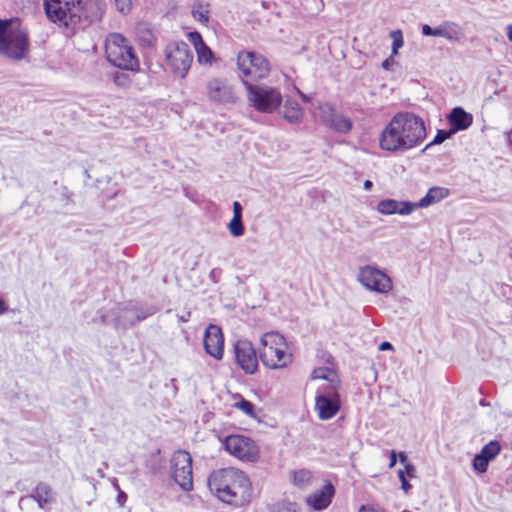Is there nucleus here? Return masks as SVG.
Here are the masks:
<instances>
[{
    "label": "nucleus",
    "mask_w": 512,
    "mask_h": 512,
    "mask_svg": "<svg viewBox=\"0 0 512 512\" xmlns=\"http://www.w3.org/2000/svg\"><path fill=\"white\" fill-rule=\"evenodd\" d=\"M79 6L80 11L77 14L80 21L77 26L80 28L100 21L105 12V5L100 0H87L85 3L79 0Z\"/></svg>",
    "instance_id": "nucleus-16"
},
{
    "label": "nucleus",
    "mask_w": 512,
    "mask_h": 512,
    "mask_svg": "<svg viewBox=\"0 0 512 512\" xmlns=\"http://www.w3.org/2000/svg\"><path fill=\"white\" fill-rule=\"evenodd\" d=\"M263 349L260 360L269 369H281L292 362V354L286 351L287 344L283 335L278 332L265 333L261 338Z\"/></svg>",
    "instance_id": "nucleus-5"
},
{
    "label": "nucleus",
    "mask_w": 512,
    "mask_h": 512,
    "mask_svg": "<svg viewBox=\"0 0 512 512\" xmlns=\"http://www.w3.org/2000/svg\"><path fill=\"white\" fill-rule=\"evenodd\" d=\"M340 398L337 390L320 388L315 398V409L321 420L333 418L340 410Z\"/></svg>",
    "instance_id": "nucleus-14"
},
{
    "label": "nucleus",
    "mask_w": 512,
    "mask_h": 512,
    "mask_svg": "<svg viewBox=\"0 0 512 512\" xmlns=\"http://www.w3.org/2000/svg\"><path fill=\"white\" fill-rule=\"evenodd\" d=\"M425 138L423 119L411 112H399L383 128L378 141L381 150L396 153L419 146Z\"/></svg>",
    "instance_id": "nucleus-1"
},
{
    "label": "nucleus",
    "mask_w": 512,
    "mask_h": 512,
    "mask_svg": "<svg viewBox=\"0 0 512 512\" xmlns=\"http://www.w3.org/2000/svg\"><path fill=\"white\" fill-rule=\"evenodd\" d=\"M417 208H420L418 202L398 201L397 210L399 215H409Z\"/></svg>",
    "instance_id": "nucleus-36"
},
{
    "label": "nucleus",
    "mask_w": 512,
    "mask_h": 512,
    "mask_svg": "<svg viewBox=\"0 0 512 512\" xmlns=\"http://www.w3.org/2000/svg\"><path fill=\"white\" fill-rule=\"evenodd\" d=\"M447 119L450 124L452 132L468 129L473 123L472 114L466 112L462 107H455L451 110Z\"/></svg>",
    "instance_id": "nucleus-20"
},
{
    "label": "nucleus",
    "mask_w": 512,
    "mask_h": 512,
    "mask_svg": "<svg viewBox=\"0 0 512 512\" xmlns=\"http://www.w3.org/2000/svg\"><path fill=\"white\" fill-rule=\"evenodd\" d=\"M312 379L326 380L329 384L323 386L327 390H337L339 387V378L337 373L328 367H319L313 370Z\"/></svg>",
    "instance_id": "nucleus-23"
},
{
    "label": "nucleus",
    "mask_w": 512,
    "mask_h": 512,
    "mask_svg": "<svg viewBox=\"0 0 512 512\" xmlns=\"http://www.w3.org/2000/svg\"><path fill=\"white\" fill-rule=\"evenodd\" d=\"M398 201L394 199H384L377 204V211L382 215L398 214Z\"/></svg>",
    "instance_id": "nucleus-29"
},
{
    "label": "nucleus",
    "mask_w": 512,
    "mask_h": 512,
    "mask_svg": "<svg viewBox=\"0 0 512 512\" xmlns=\"http://www.w3.org/2000/svg\"><path fill=\"white\" fill-rule=\"evenodd\" d=\"M390 37L393 40L392 43V56L398 53V50L403 46V35L401 30H395L390 33Z\"/></svg>",
    "instance_id": "nucleus-35"
},
{
    "label": "nucleus",
    "mask_w": 512,
    "mask_h": 512,
    "mask_svg": "<svg viewBox=\"0 0 512 512\" xmlns=\"http://www.w3.org/2000/svg\"><path fill=\"white\" fill-rule=\"evenodd\" d=\"M123 497H126V495L124 493L119 494L118 495V500L123 499Z\"/></svg>",
    "instance_id": "nucleus-60"
},
{
    "label": "nucleus",
    "mask_w": 512,
    "mask_h": 512,
    "mask_svg": "<svg viewBox=\"0 0 512 512\" xmlns=\"http://www.w3.org/2000/svg\"><path fill=\"white\" fill-rule=\"evenodd\" d=\"M329 127L339 133H348L352 129V121L346 116L336 114Z\"/></svg>",
    "instance_id": "nucleus-28"
},
{
    "label": "nucleus",
    "mask_w": 512,
    "mask_h": 512,
    "mask_svg": "<svg viewBox=\"0 0 512 512\" xmlns=\"http://www.w3.org/2000/svg\"><path fill=\"white\" fill-rule=\"evenodd\" d=\"M165 55L174 74L185 77L193 61V52L189 45L183 41L172 42L166 46Z\"/></svg>",
    "instance_id": "nucleus-9"
},
{
    "label": "nucleus",
    "mask_w": 512,
    "mask_h": 512,
    "mask_svg": "<svg viewBox=\"0 0 512 512\" xmlns=\"http://www.w3.org/2000/svg\"><path fill=\"white\" fill-rule=\"evenodd\" d=\"M30 497L38 503L39 508L45 509L46 505L53 501L54 492L48 484L40 482L33 489Z\"/></svg>",
    "instance_id": "nucleus-22"
},
{
    "label": "nucleus",
    "mask_w": 512,
    "mask_h": 512,
    "mask_svg": "<svg viewBox=\"0 0 512 512\" xmlns=\"http://www.w3.org/2000/svg\"><path fill=\"white\" fill-rule=\"evenodd\" d=\"M30 43L26 31L15 28L12 20L0 19V55L13 61L27 57Z\"/></svg>",
    "instance_id": "nucleus-3"
},
{
    "label": "nucleus",
    "mask_w": 512,
    "mask_h": 512,
    "mask_svg": "<svg viewBox=\"0 0 512 512\" xmlns=\"http://www.w3.org/2000/svg\"><path fill=\"white\" fill-rule=\"evenodd\" d=\"M5 303L3 300L0 299V314H2L5 311Z\"/></svg>",
    "instance_id": "nucleus-56"
},
{
    "label": "nucleus",
    "mask_w": 512,
    "mask_h": 512,
    "mask_svg": "<svg viewBox=\"0 0 512 512\" xmlns=\"http://www.w3.org/2000/svg\"><path fill=\"white\" fill-rule=\"evenodd\" d=\"M47 17L66 27H76L80 21L79 0H44Z\"/></svg>",
    "instance_id": "nucleus-7"
},
{
    "label": "nucleus",
    "mask_w": 512,
    "mask_h": 512,
    "mask_svg": "<svg viewBox=\"0 0 512 512\" xmlns=\"http://www.w3.org/2000/svg\"><path fill=\"white\" fill-rule=\"evenodd\" d=\"M398 478H399V480H400V481H403V479H406V473H405V471H404V470H401V469H400V470L398 471Z\"/></svg>",
    "instance_id": "nucleus-53"
},
{
    "label": "nucleus",
    "mask_w": 512,
    "mask_h": 512,
    "mask_svg": "<svg viewBox=\"0 0 512 512\" xmlns=\"http://www.w3.org/2000/svg\"><path fill=\"white\" fill-rule=\"evenodd\" d=\"M235 407L239 408L241 411H243L248 416L253 415L254 405L248 400L241 399V401L235 403Z\"/></svg>",
    "instance_id": "nucleus-40"
},
{
    "label": "nucleus",
    "mask_w": 512,
    "mask_h": 512,
    "mask_svg": "<svg viewBox=\"0 0 512 512\" xmlns=\"http://www.w3.org/2000/svg\"><path fill=\"white\" fill-rule=\"evenodd\" d=\"M171 470L173 479L184 491L192 490V458L188 452L178 450L173 454L171 458Z\"/></svg>",
    "instance_id": "nucleus-10"
},
{
    "label": "nucleus",
    "mask_w": 512,
    "mask_h": 512,
    "mask_svg": "<svg viewBox=\"0 0 512 512\" xmlns=\"http://www.w3.org/2000/svg\"><path fill=\"white\" fill-rule=\"evenodd\" d=\"M507 37H508L509 41L512 42V25H508V27H507Z\"/></svg>",
    "instance_id": "nucleus-54"
},
{
    "label": "nucleus",
    "mask_w": 512,
    "mask_h": 512,
    "mask_svg": "<svg viewBox=\"0 0 512 512\" xmlns=\"http://www.w3.org/2000/svg\"><path fill=\"white\" fill-rule=\"evenodd\" d=\"M273 512H299V509L296 503L281 502L275 506Z\"/></svg>",
    "instance_id": "nucleus-39"
},
{
    "label": "nucleus",
    "mask_w": 512,
    "mask_h": 512,
    "mask_svg": "<svg viewBox=\"0 0 512 512\" xmlns=\"http://www.w3.org/2000/svg\"><path fill=\"white\" fill-rule=\"evenodd\" d=\"M189 38L193 43L197 52L198 61L200 63L210 64L213 57L211 49L203 42L201 35L198 32H190Z\"/></svg>",
    "instance_id": "nucleus-21"
},
{
    "label": "nucleus",
    "mask_w": 512,
    "mask_h": 512,
    "mask_svg": "<svg viewBox=\"0 0 512 512\" xmlns=\"http://www.w3.org/2000/svg\"><path fill=\"white\" fill-rule=\"evenodd\" d=\"M191 14L195 20L206 25L209 21V4L197 0L192 5Z\"/></svg>",
    "instance_id": "nucleus-27"
},
{
    "label": "nucleus",
    "mask_w": 512,
    "mask_h": 512,
    "mask_svg": "<svg viewBox=\"0 0 512 512\" xmlns=\"http://www.w3.org/2000/svg\"><path fill=\"white\" fill-rule=\"evenodd\" d=\"M210 492L221 502L242 507L250 502L251 482L248 476L236 468L213 471L207 480Z\"/></svg>",
    "instance_id": "nucleus-2"
},
{
    "label": "nucleus",
    "mask_w": 512,
    "mask_h": 512,
    "mask_svg": "<svg viewBox=\"0 0 512 512\" xmlns=\"http://www.w3.org/2000/svg\"><path fill=\"white\" fill-rule=\"evenodd\" d=\"M443 26L432 28L425 24L422 26V34L425 36H438L442 37Z\"/></svg>",
    "instance_id": "nucleus-41"
},
{
    "label": "nucleus",
    "mask_w": 512,
    "mask_h": 512,
    "mask_svg": "<svg viewBox=\"0 0 512 512\" xmlns=\"http://www.w3.org/2000/svg\"><path fill=\"white\" fill-rule=\"evenodd\" d=\"M392 57H393V56L391 55V57H390V58L385 59V60L382 62L381 66H382V68H383V69H385V70H389V69H390L391 65L393 64V59H392Z\"/></svg>",
    "instance_id": "nucleus-46"
},
{
    "label": "nucleus",
    "mask_w": 512,
    "mask_h": 512,
    "mask_svg": "<svg viewBox=\"0 0 512 512\" xmlns=\"http://www.w3.org/2000/svg\"><path fill=\"white\" fill-rule=\"evenodd\" d=\"M225 449L240 460L254 462L259 456V450L253 440L241 435H230L224 441Z\"/></svg>",
    "instance_id": "nucleus-13"
},
{
    "label": "nucleus",
    "mask_w": 512,
    "mask_h": 512,
    "mask_svg": "<svg viewBox=\"0 0 512 512\" xmlns=\"http://www.w3.org/2000/svg\"><path fill=\"white\" fill-rule=\"evenodd\" d=\"M480 404H481V405H486V403H485V401H484V400H481V401H480Z\"/></svg>",
    "instance_id": "nucleus-61"
},
{
    "label": "nucleus",
    "mask_w": 512,
    "mask_h": 512,
    "mask_svg": "<svg viewBox=\"0 0 512 512\" xmlns=\"http://www.w3.org/2000/svg\"><path fill=\"white\" fill-rule=\"evenodd\" d=\"M397 458L395 451H391L389 467H393L396 464Z\"/></svg>",
    "instance_id": "nucleus-49"
},
{
    "label": "nucleus",
    "mask_w": 512,
    "mask_h": 512,
    "mask_svg": "<svg viewBox=\"0 0 512 512\" xmlns=\"http://www.w3.org/2000/svg\"><path fill=\"white\" fill-rule=\"evenodd\" d=\"M358 512H382L380 509L378 508H374L372 506H362Z\"/></svg>",
    "instance_id": "nucleus-45"
},
{
    "label": "nucleus",
    "mask_w": 512,
    "mask_h": 512,
    "mask_svg": "<svg viewBox=\"0 0 512 512\" xmlns=\"http://www.w3.org/2000/svg\"><path fill=\"white\" fill-rule=\"evenodd\" d=\"M207 99L217 105L235 104L237 95L233 85L225 78L209 79L205 85Z\"/></svg>",
    "instance_id": "nucleus-11"
},
{
    "label": "nucleus",
    "mask_w": 512,
    "mask_h": 512,
    "mask_svg": "<svg viewBox=\"0 0 512 512\" xmlns=\"http://www.w3.org/2000/svg\"><path fill=\"white\" fill-rule=\"evenodd\" d=\"M402 512H411V511H409V510H403Z\"/></svg>",
    "instance_id": "nucleus-62"
},
{
    "label": "nucleus",
    "mask_w": 512,
    "mask_h": 512,
    "mask_svg": "<svg viewBox=\"0 0 512 512\" xmlns=\"http://www.w3.org/2000/svg\"><path fill=\"white\" fill-rule=\"evenodd\" d=\"M405 473L409 476V477H414L415 475V472H416V469L415 467L412 465V464H409L407 463L405 465Z\"/></svg>",
    "instance_id": "nucleus-44"
},
{
    "label": "nucleus",
    "mask_w": 512,
    "mask_h": 512,
    "mask_svg": "<svg viewBox=\"0 0 512 512\" xmlns=\"http://www.w3.org/2000/svg\"><path fill=\"white\" fill-rule=\"evenodd\" d=\"M294 483L298 486H304L311 479V473L307 470H299L293 473Z\"/></svg>",
    "instance_id": "nucleus-37"
},
{
    "label": "nucleus",
    "mask_w": 512,
    "mask_h": 512,
    "mask_svg": "<svg viewBox=\"0 0 512 512\" xmlns=\"http://www.w3.org/2000/svg\"><path fill=\"white\" fill-rule=\"evenodd\" d=\"M506 135L509 144L512 145V129L509 132H507Z\"/></svg>",
    "instance_id": "nucleus-55"
},
{
    "label": "nucleus",
    "mask_w": 512,
    "mask_h": 512,
    "mask_svg": "<svg viewBox=\"0 0 512 512\" xmlns=\"http://www.w3.org/2000/svg\"><path fill=\"white\" fill-rule=\"evenodd\" d=\"M501 451V446L498 441H490L484 445L480 451V455L487 459L489 462L492 461Z\"/></svg>",
    "instance_id": "nucleus-30"
},
{
    "label": "nucleus",
    "mask_w": 512,
    "mask_h": 512,
    "mask_svg": "<svg viewBox=\"0 0 512 512\" xmlns=\"http://www.w3.org/2000/svg\"><path fill=\"white\" fill-rule=\"evenodd\" d=\"M334 494V486L331 482H327L321 489H318L307 496L306 502L314 510L321 511L330 505Z\"/></svg>",
    "instance_id": "nucleus-19"
},
{
    "label": "nucleus",
    "mask_w": 512,
    "mask_h": 512,
    "mask_svg": "<svg viewBox=\"0 0 512 512\" xmlns=\"http://www.w3.org/2000/svg\"><path fill=\"white\" fill-rule=\"evenodd\" d=\"M401 488L405 493H408V491L411 489V484L407 481V479H403V481H401Z\"/></svg>",
    "instance_id": "nucleus-48"
},
{
    "label": "nucleus",
    "mask_w": 512,
    "mask_h": 512,
    "mask_svg": "<svg viewBox=\"0 0 512 512\" xmlns=\"http://www.w3.org/2000/svg\"><path fill=\"white\" fill-rule=\"evenodd\" d=\"M373 184L370 180H365L363 183V187L365 190L369 191L372 188Z\"/></svg>",
    "instance_id": "nucleus-51"
},
{
    "label": "nucleus",
    "mask_w": 512,
    "mask_h": 512,
    "mask_svg": "<svg viewBox=\"0 0 512 512\" xmlns=\"http://www.w3.org/2000/svg\"><path fill=\"white\" fill-rule=\"evenodd\" d=\"M106 59L123 70L137 71L139 60L130 42L119 33H110L105 41Z\"/></svg>",
    "instance_id": "nucleus-4"
},
{
    "label": "nucleus",
    "mask_w": 512,
    "mask_h": 512,
    "mask_svg": "<svg viewBox=\"0 0 512 512\" xmlns=\"http://www.w3.org/2000/svg\"><path fill=\"white\" fill-rule=\"evenodd\" d=\"M247 89L248 101L253 108L263 113H272L282 103L281 93L274 87L266 85L251 84L243 81Z\"/></svg>",
    "instance_id": "nucleus-6"
},
{
    "label": "nucleus",
    "mask_w": 512,
    "mask_h": 512,
    "mask_svg": "<svg viewBox=\"0 0 512 512\" xmlns=\"http://www.w3.org/2000/svg\"><path fill=\"white\" fill-rule=\"evenodd\" d=\"M461 36L462 32L457 24L447 23L443 26L442 37L448 40L458 41Z\"/></svg>",
    "instance_id": "nucleus-31"
},
{
    "label": "nucleus",
    "mask_w": 512,
    "mask_h": 512,
    "mask_svg": "<svg viewBox=\"0 0 512 512\" xmlns=\"http://www.w3.org/2000/svg\"><path fill=\"white\" fill-rule=\"evenodd\" d=\"M122 314L115 319L109 315L100 313L98 318H94V322L101 324H110L114 322L117 327H129L146 318V315H140L134 307H125L121 310Z\"/></svg>",
    "instance_id": "nucleus-18"
},
{
    "label": "nucleus",
    "mask_w": 512,
    "mask_h": 512,
    "mask_svg": "<svg viewBox=\"0 0 512 512\" xmlns=\"http://www.w3.org/2000/svg\"><path fill=\"white\" fill-rule=\"evenodd\" d=\"M320 118L321 120L323 121V123L325 125H327L329 127V125L331 124V120L334 119L336 113L334 111V109L328 105V104H324L322 106H320Z\"/></svg>",
    "instance_id": "nucleus-34"
},
{
    "label": "nucleus",
    "mask_w": 512,
    "mask_h": 512,
    "mask_svg": "<svg viewBox=\"0 0 512 512\" xmlns=\"http://www.w3.org/2000/svg\"><path fill=\"white\" fill-rule=\"evenodd\" d=\"M237 364L246 374H254L258 370V357L252 343L248 340H238L234 345Z\"/></svg>",
    "instance_id": "nucleus-15"
},
{
    "label": "nucleus",
    "mask_w": 512,
    "mask_h": 512,
    "mask_svg": "<svg viewBox=\"0 0 512 512\" xmlns=\"http://www.w3.org/2000/svg\"><path fill=\"white\" fill-rule=\"evenodd\" d=\"M123 497H126V495L124 493L119 494L118 495V500L123 499Z\"/></svg>",
    "instance_id": "nucleus-59"
},
{
    "label": "nucleus",
    "mask_w": 512,
    "mask_h": 512,
    "mask_svg": "<svg viewBox=\"0 0 512 512\" xmlns=\"http://www.w3.org/2000/svg\"><path fill=\"white\" fill-rule=\"evenodd\" d=\"M489 461L482 457L480 454L475 455L473 459V468L479 472L484 473L487 471Z\"/></svg>",
    "instance_id": "nucleus-38"
},
{
    "label": "nucleus",
    "mask_w": 512,
    "mask_h": 512,
    "mask_svg": "<svg viewBox=\"0 0 512 512\" xmlns=\"http://www.w3.org/2000/svg\"><path fill=\"white\" fill-rule=\"evenodd\" d=\"M219 272L217 269H213L211 272H210V277L212 279L215 280V277H216V273Z\"/></svg>",
    "instance_id": "nucleus-57"
},
{
    "label": "nucleus",
    "mask_w": 512,
    "mask_h": 512,
    "mask_svg": "<svg viewBox=\"0 0 512 512\" xmlns=\"http://www.w3.org/2000/svg\"><path fill=\"white\" fill-rule=\"evenodd\" d=\"M357 279L366 289L381 294L388 293L392 289L390 277L374 266L360 267Z\"/></svg>",
    "instance_id": "nucleus-12"
},
{
    "label": "nucleus",
    "mask_w": 512,
    "mask_h": 512,
    "mask_svg": "<svg viewBox=\"0 0 512 512\" xmlns=\"http://www.w3.org/2000/svg\"><path fill=\"white\" fill-rule=\"evenodd\" d=\"M204 349L207 354L217 360L223 357L224 338L220 327L210 324L204 335Z\"/></svg>",
    "instance_id": "nucleus-17"
},
{
    "label": "nucleus",
    "mask_w": 512,
    "mask_h": 512,
    "mask_svg": "<svg viewBox=\"0 0 512 512\" xmlns=\"http://www.w3.org/2000/svg\"><path fill=\"white\" fill-rule=\"evenodd\" d=\"M242 211V205L238 201L233 202V217L242 218Z\"/></svg>",
    "instance_id": "nucleus-43"
},
{
    "label": "nucleus",
    "mask_w": 512,
    "mask_h": 512,
    "mask_svg": "<svg viewBox=\"0 0 512 512\" xmlns=\"http://www.w3.org/2000/svg\"><path fill=\"white\" fill-rule=\"evenodd\" d=\"M135 36L140 45L150 47L155 42V36L146 22H139L134 27Z\"/></svg>",
    "instance_id": "nucleus-25"
},
{
    "label": "nucleus",
    "mask_w": 512,
    "mask_h": 512,
    "mask_svg": "<svg viewBox=\"0 0 512 512\" xmlns=\"http://www.w3.org/2000/svg\"><path fill=\"white\" fill-rule=\"evenodd\" d=\"M452 134H454V132H452L451 129L449 131L438 130V132H437L436 136L434 137V139L432 140V142H430L428 145H426L424 147V149L422 150V152L427 151L433 145L443 143L446 139L450 138Z\"/></svg>",
    "instance_id": "nucleus-33"
},
{
    "label": "nucleus",
    "mask_w": 512,
    "mask_h": 512,
    "mask_svg": "<svg viewBox=\"0 0 512 512\" xmlns=\"http://www.w3.org/2000/svg\"><path fill=\"white\" fill-rule=\"evenodd\" d=\"M298 93H299L300 97L302 98V100L304 102H309L310 101V97L309 96H307L306 94L302 93L300 90H298Z\"/></svg>",
    "instance_id": "nucleus-52"
},
{
    "label": "nucleus",
    "mask_w": 512,
    "mask_h": 512,
    "mask_svg": "<svg viewBox=\"0 0 512 512\" xmlns=\"http://www.w3.org/2000/svg\"><path fill=\"white\" fill-rule=\"evenodd\" d=\"M227 228L233 237H240L245 232L243 221L240 217H232L227 225Z\"/></svg>",
    "instance_id": "nucleus-32"
},
{
    "label": "nucleus",
    "mask_w": 512,
    "mask_h": 512,
    "mask_svg": "<svg viewBox=\"0 0 512 512\" xmlns=\"http://www.w3.org/2000/svg\"><path fill=\"white\" fill-rule=\"evenodd\" d=\"M237 66L244 80L257 81L268 76L270 66L266 58L252 51H241L237 56Z\"/></svg>",
    "instance_id": "nucleus-8"
},
{
    "label": "nucleus",
    "mask_w": 512,
    "mask_h": 512,
    "mask_svg": "<svg viewBox=\"0 0 512 512\" xmlns=\"http://www.w3.org/2000/svg\"><path fill=\"white\" fill-rule=\"evenodd\" d=\"M116 8L121 13H127L130 11L132 0H115Z\"/></svg>",
    "instance_id": "nucleus-42"
},
{
    "label": "nucleus",
    "mask_w": 512,
    "mask_h": 512,
    "mask_svg": "<svg viewBox=\"0 0 512 512\" xmlns=\"http://www.w3.org/2000/svg\"><path fill=\"white\" fill-rule=\"evenodd\" d=\"M190 312H187L185 315H181L178 317L180 322H187L190 318Z\"/></svg>",
    "instance_id": "nucleus-50"
},
{
    "label": "nucleus",
    "mask_w": 512,
    "mask_h": 512,
    "mask_svg": "<svg viewBox=\"0 0 512 512\" xmlns=\"http://www.w3.org/2000/svg\"><path fill=\"white\" fill-rule=\"evenodd\" d=\"M282 113L283 117L291 123L300 121L303 116V110L299 103L291 99L285 101Z\"/></svg>",
    "instance_id": "nucleus-26"
},
{
    "label": "nucleus",
    "mask_w": 512,
    "mask_h": 512,
    "mask_svg": "<svg viewBox=\"0 0 512 512\" xmlns=\"http://www.w3.org/2000/svg\"><path fill=\"white\" fill-rule=\"evenodd\" d=\"M449 195V190L445 187H432L428 190L427 194L420 199L418 206L421 208L429 207L433 204L440 202Z\"/></svg>",
    "instance_id": "nucleus-24"
},
{
    "label": "nucleus",
    "mask_w": 512,
    "mask_h": 512,
    "mask_svg": "<svg viewBox=\"0 0 512 512\" xmlns=\"http://www.w3.org/2000/svg\"><path fill=\"white\" fill-rule=\"evenodd\" d=\"M393 349V346L390 342L388 341H384L382 342L380 345H379V350L380 351H385V350H391Z\"/></svg>",
    "instance_id": "nucleus-47"
},
{
    "label": "nucleus",
    "mask_w": 512,
    "mask_h": 512,
    "mask_svg": "<svg viewBox=\"0 0 512 512\" xmlns=\"http://www.w3.org/2000/svg\"><path fill=\"white\" fill-rule=\"evenodd\" d=\"M400 460L401 462H406L407 460L406 456L403 453L400 454Z\"/></svg>",
    "instance_id": "nucleus-58"
}]
</instances>
